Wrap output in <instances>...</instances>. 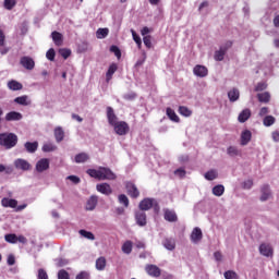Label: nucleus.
Returning a JSON list of instances; mask_svg holds the SVG:
<instances>
[{
    "label": "nucleus",
    "mask_w": 279,
    "mask_h": 279,
    "mask_svg": "<svg viewBox=\"0 0 279 279\" xmlns=\"http://www.w3.org/2000/svg\"><path fill=\"white\" fill-rule=\"evenodd\" d=\"M19 145V135L15 133H0V146L4 149H14V146Z\"/></svg>",
    "instance_id": "f257e3e1"
},
{
    "label": "nucleus",
    "mask_w": 279,
    "mask_h": 279,
    "mask_svg": "<svg viewBox=\"0 0 279 279\" xmlns=\"http://www.w3.org/2000/svg\"><path fill=\"white\" fill-rule=\"evenodd\" d=\"M112 126L114 128V132L118 136H125V134L130 132V125L125 121L116 122Z\"/></svg>",
    "instance_id": "f03ea898"
},
{
    "label": "nucleus",
    "mask_w": 279,
    "mask_h": 279,
    "mask_svg": "<svg viewBox=\"0 0 279 279\" xmlns=\"http://www.w3.org/2000/svg\"><path fill=\"white\" fill-rule=\"evenodd\" d=\"M14 167H15V169H17L20 171H31L32 170V163L23 158L15 159Z\"/></svg>",
    "instance_id": "7ed1b4c3"
},
{
    "label": "nucleus",
    "mask_w": 279,
    "mask_h": 279,
    "mask_svg": "<svg viewBox=\"0 0 279 279\" xmlns=\"http://www.w3.org/2000/svg\"><path fill=\"white\" fill-rule=\"evenodd\" d=\"M125 189H126L128 195H130V197H132L133 199H136L137 197H140L141 192L138 191V187H136V184H134L133 182H130V181L126 182Z\"/></svg>",
    "instance_id": "20e7f679"
},
{
    "label": "nucleus",
    "mask_w": 279,
    "mask_h": 279,
    "mask_svg": "<svg viewBox=\"0 0 279 279\" xmlns=\"http://www.w3.org/2000/svg\"><path fill=\"white\" fill-rule=\"evenodd\" d=\"M100 180H117V174L110 168L100 167Z\"/></svg>",
    "instance_id": "39448f33"
},
{
    "label": "nucleus",
    "mask_w": 279,
    "mask_h": 279,
    "mask_svg": "<svg viewBox=\"0 0 279 279\" xmlns=\"http://www.w3.org/2000/svg\"><path fill=\"white\" fill-rule=\"evenodd\" d=\"M135 221L140 228H145L147 226V214L145 211H135Z\"/></svg>",
    "instance_id": "423d86ee"
},
{
    "label": "nucleus",
    "mask_w": 279,
    "mask_h": 279,
    "mask_svg": "<svg viewBox=\"0 0 279 279\" xmlns=\"http://www.w3.org/2000/svg\"><path fill=\"white\" fill-rule=\"evenodd\" d=\"M154 201L155 198L149 197H146L143 201H141L138 204L140 210H142L143 213H145V210H151V208H154Z\"/></svg>",
    "instance_id": "0eeeda50"
},
{
    "label": "nucleus",
    "mask_w": 279,
    "mask_h": 279,
    "mask_svg": "<svg viewBox=\"0 0 279 279\" xmlns=\"http://www.w3.org/2000/svg\"><path fill=\"white\" fill-rule=\"evenodd\" d=\"M260 193L259 202H268V199H271V187H269V184H264L260 187Z\"/></svg>",
    "instance_id": "6e6552de"
},
{
    "label": "nucleus",
    "mask_w": 279,
    "mask_h": 279,
    "mask_svg": "<svg viewBox=\"0 0 279 279\" xmlns=\"http://www.w3.org/2000/svg\"><path fill=\"white\" fill-rule=\"evenodd\" d=\"M20 63L27 71H34V68L36 66V62H34V59H32L31 57H22Z\"/></svg>",
    "instance_id": "1a4fd4ad"
},
{
    "label": "nucleus",
    "mask_w": 279,
    "mask_h": 279,
    "mask_svg": "<svg viewBox=\"0 0 279 279\" xmlns=\"http://www.w3.org/2000/svg\"><path fill=\"white\" fill-rule=\"evenodd\" d=\"M145 271L148 274V276H151V278H160L161 271L158 266L154 264L146 265Z\"/></svg>",
    "instance_id": "9d476101"
},
{
    "label": "nucleus",
    "mask_w": 279,
    "mask_h": 279,
    "mask_svg": "<svg viewBox=\"0 0 279 279\" xmlns=\"http://www.w3.org/2000/svg\"><path fill=\"white\" fill-rule=\"evenodd\" d=\"M163 218L170 223H175L178 221V214H175V210L163 209Z\"/></svg>",
    "instance_id": "9b49d317"
},
{
    "label": "nucleus",
    "mask_w": 279,
    "mask_h": 279,
    "mask_svg": "<svg viewBox=\"0 0 279 279\" xmlns=\"http://www.w3.org/2000/svg\"><path fill=\"white\" fill-rule=\"evenodd\" d=\"M98 193L102 195H112V187L108 183H99L96 185Z\"/></svg>",
    "instance_id": "f8f14e48"
},
{
    "label": "nucleus",
    "mask_w": 279,
    "mask_h": 279,
    "mask_svg": "<svg viewBox=\"0 0 279 279\" xmlns=\"http://www.w3.org/2000/svg\"><path fill=\"white\" fill-rule=\"evenodd\" d=\"M47 169H49V159L48 158L39 159L36 163V171L38 173H43V171H47Z\"/></svg>",
    "instance_id": "ddd939ff"
},
{
    "label": "nucleus",
    "mask_w": 279,
    "mask_h": 279,
    "mask_svg": "<svg viewBox=\"0 0 279 279\" xmlns=\"http://www.w3.org/2000/svg\"><path fill=\"white\" fill-rule=\"evenodd\" d=\"M203 238H204V234L202 233V229L198 227H195L191 233L192 243H199V241H202Z\"/></svg>",
    "instance_id": "4468645a"
},
{
    "label": "nucleus",
    "mask_w": 279,
    "mask_h": 279,
    "mask_svg": "<svg viewBox=\"0 0 279 279\" xmlns=\"http://www.w3.org/2000/svg\"><path fill=\"white\" fill-rule=\"evenodd\" d=\"M98 202L99 197H97V195H92L86 202L85 210H95V208H97Z\"/></svg>",
    "instance_id": "2eb2a0df"
},
{
    "label": "nucleus",
    "mask_w": 279,
    "mask_h": 279,
    "mask_svg": "<svg viewBox=\"0 0 279 279\" xmlns=\"http://www.w3.org/2000/svg\"><path fill=\"white\" fill-rule=\"evenodd\" d=\"M193 73L196 77H206L208 75V68L204 65H196L193 69Z\"/></svg>",
    "instance_id": "dca6fc26"
},
{
    "label": "nucleus",
    "mask_w": 279,
    "mask_h": 279,
    "mask_svg": "<svg viewBox=\"0 0 279 279\" xmlns=\"http://www.w3.org/2000/svg\"><path fill=\"white\" fill-rule=\"evenodd\" d=\"M259 253L262 254V256H266L267 258H269V256H274V248H271V245L269 244H260Z\"/></svg>",
    "instance_id": "f3484780"
},
{
    "label": "nucleus",
    "mask_w": 279,
    "mask_h": 279,
    "mask_svg": "<svg viewBox=\"0 0 279 279\" xmlns=\"http://www.w3.org/2000/svg\"><path fill=\"white\" fill-rule=\"evenodd\" d=\"M5 121H21L23 119V113L19 111L8 112L4 117Z\"/></svg>",
    "instance_id": "a211bd4d"
},
{
    "label": "nucleus",
    "mask_w": 279,
    "mask_h": 279,
    "mask_svg": "<svg viewBox=\"0 0 279 279\" xmlns=\"http://www.w3.org/2000/svg\"><path fill=\"white\" fill-rule=\"evenodd\" d=\"M107 119H108L109 125H117L118 118L112 107H107Z\"/></svg>",
    "instance_id": "6ab92c4d"
},
{
    "label": "nucleus",
    "mask_w": 279,
    "mask_h": 279,
    "mask_svg": "<svg viewBox=\"0 0 279 279\" xmlns=\"http://www.w3.org/2000/svg\"><path fill=\"white\" fill-rule=\"evenodd\" d=\"M240 97H241V93L236 87H233L231 90L228 92V98H229V101H231V104H234V101H239Z\"/></svg>",
    "instance_id": "aec40b11"
},
{
    "label": "nucleus",
    "mask_w": 279,
    "mask_h": 279,
    "mask_svg": "<svg viewBox=\"0 0 279 279\" xmlns=\"http://www.w3.org/2000/svg\"><path fill=\"white\" fill-rule=\"evenodd\" d=\"M1 204L4 208H16V206H19V202L16 199L8 197L2 198Z\"/></svg>",
    "instance_id": "412c9836"
},
{
    "label": "nucleus",
    "mask_w": 279,
    "mask_h": 279,
    "mask_svg": "<svg viewBox=\"0 0 279 279\" xmlns=\"http://www.w3.org/2000/svg\"><path fill=\"white\" fill-rule=\"evenodd\" d=\"M14 102L19 104V106H32V100L27 95L16 97Z\"/></svg>",
    "instance_id": "4be33fe9"
},
{
    "label": "nucleus",
    "mask_w": 279,
    "mask_h": 279,
    "mask_svg": "<svg viewBox=\"0 0 279 279\" xmlns=\"http://www.w3.org/2000/svg\"><path fill=\"white\" fill-rule=\"evenodd\" d=\"M252 141V132L250 130H245L241 134V145L245 146Z\"/></svg>",
    "instance_id": "5701e85b"
},
{
    "label": "nucleus",
    "mask_w": 279,
    "mask_h": 279,
    "mask_svg": "<svg viewBox=\"0 0 279 279\" xmlns=\"http://www.w3.org/2000/svg\"><path fill=\"white\" fill-rule=\"evenodd\" d=\"M24 147L28 154H36L38 150V142H26Z\"/></svg>",
    "instance_id": "b1692460"
},
{
    "label": "nucleus",
    "mask_w": 279,
    "mask_h": 279,
    "mask_svg": "<svg viewBox=\"0 0 279 279\" xmlns=\"http://www.w3.org/2000/svg\"><path fill=\"white\" fill-rule=\"evenodd\" d=\"M252 117V111L250 109H244L238 117L240 123H245Z\"/></svg>",
    "instance_id": "393cba45"
},
{
    "label": "nucleus",
    "mask_w": 279,
    "mask_h": 279,
    "mask_svg": "<svg viewBox=\"0 0 279 279\" xmlns=\"http://www.w3.org/2000/svg\"><path fill=\"white\" fill-rule=\"evenodd\" d=\"M51 38L57 47H62L63 38L61 33L57 31L52 32Z\"/></svg>",
    "instance_id": "a878e982"
},
{
    "label": "nucleus",
    "mask_w": 279,
    "mask_h": 279,
    "mask_svg": "<svg viewBox=\"0 0 279 279\" xmlns=\"http://www.w3.org/2000/svg\"><path fill=\"white\" fill-rule=\"evenodd\" d=\"M166 114L170 121H173V123H180V117L175 113V111L171 108L166 109Z\"/></svg>",
    "instance_id": "bb28decb"
},
{
    "label": "nucleus",
    "mask_w": 279,
    "mask_h": 279,
    "mask_svg": "<svg viewBox=\"0 0 279 279\" xmlns=\"http://www.w3.org/2000/svg\"><path fill=\"white\" fill-rule=\"evenodd\" d=\"M9 90H23V84L19 81L11 80L8 82Z\"/></svg>",
    "instance_id": "cd10ccee"
},
{
    "label": "nucleus",
    "mask_w": 279,
    "mask_h": 279,
    "mask_svg": "<svg viewBox=\"0 0 279 279\" xmlns=\"http://www.w3.org/2000/svg\"><path fill=\"white\" fill-rule=\"evenodd\" d=\"M119 69V66L117 65V63H112L107 73H106V81L110 82V80H112V76L114 75V73H117V70Z\"/></svg>",
    "instance_id": "c85d7f7f"
},
{
    "label": "nucleus",
    "mask_w": 279,
    "mask_h": 279,
    "mask_svg": "<svg viewBox=\"0 0 279 279\" xmlns=\"http://www.w3.org/2000/svg\"><path fill=\"white\" fill-rule=\"evenodd\" d=\"M89 156L86 153H81L75 155L74 160L77 165H82L84 162H87L89 160Z\"/></svg>",
    "instance_id": "c756f323"
},
{
    "label": "nucleus",
    "mask_w": 279,
    "mask_h": 279,
    "mask_svg": "<svg viewBox=\"0 0 279 279\" xmlns=\"http://www.w3.org/2000/svg\"><path fill=\"white\" fill-rule=\"evenodd\" d=\"M257 99L260 104H269L271 101V95L269 92L257 94Z\"/></svg>",
    "instance_id": "7c9ffc66"
},
{
    "label": "nucleus",
    "mask_w": 279,
    "mask_h": 279,
    "mask_svg": "<svg viewBox=\"0 0 279 279\" xmlns=\"http://www.w3.org/2000/svg\"><path fill=\"white\" fill-rule=\"evenodd\" d=\"M54 138L57 143H62L64 141V130L61 126L54 129Z\"/></svg>",
    "instance_id": "2f4dec72"
},
{
    "label": "nucleus",
    "mask_w": 279,
    "mask_h": 279,
    "mask_svg": "<svg viewBox=\"0 0 279 279\" xmlns=\"http://www.w3.org/2000/svg\"><path fill=\"white\" fill-rule=\"evenodd\" d=\"M211 192L216 197H221L226 193V187L222 184H218L213 187Z\"/></svg>",
    "instance_id": "473e14b6"
},
{
    "label": "nucleus",
    "mask_w": 279,
    "mask_h": 279,
    "mask_svg": "<svg viewBox=\"0 0 279 279\" xmlns=\"http://www.w3.org/2000/svg\"><path fill=\"white\" fill-rule=\"evenodd\" d=\"M226 48L220 47L214 54V59L216 62H222L223 58L226 57Z\"/></svg>",
    "instance_id": "72a5a7b5"
},
{
    "label": "nucleus",
    "mask_w": 279,
    "mask_h": 279,
    "mask_svg": "<svg viewBox=\"0 0 279 279\" xmlns=\"http://www.w3.org/2000/svg\"><path fill=\"white\" fill-rule=\"evenodd\" d=\"M227 154L231 158H234V156H241V149H239V147H236V146H229L227 148Z\"/></svg>",
    "instance_id": "f704fd0d"
},
{
    "label": "nucleus",
    "mask_w": 279,
    "mask_h": 279,
    "mask_svg": "<svg viewBox=\"0 0 279 279\" xmlns=\"http://www.w3.org/2000/svg\"><path fill=\"white\" fill-rule=\"evenodd\" d=\"M108 34H110V29L108 28H98L96 32V38L99 40H104V38L108 37Z\"/></svg>",
    "instance_id": "c9c22d12"
},
{
    "label": "nucleus",
    "mask_w": 279,
    "mask_h": 279,
    "mask_svg": "<svg viewBox=\"0 0 279 279\" xmlns=\"http://www.w3.org/2000/svg\"><path fill=\"white\" fill-rule=\"evenodd\" d=\"M163 247L169 252H173L175 250V241L171 239H166L162 243Z\"/></svg>",
    "instance_id": "e433bc0d"
},
{
    "label": "nucleus",
    "mask_w": 279,
    "mask_h": 279,
    "mask_svg": "<svg viewBox=\"0 0 279 279\" xmlns=\"http://www.w3.org/2000/svg\"><path fill=\"white\" fill-rule=\"evenodd\" d=\"M96 269H98V271H104V269H106V257L96 259Z\"/></svg>",
    "instance_id": "4c0bfd02"
},
{
    "label": "nucleus",
    "mask_w": 279,
    "mask_h": 279,
    "mask_svg": "<svg viewBox=\"0 0 279 279\" xmlns=\"http://www.w3.org/2000/svg\"><path fill=\"white\" fill-rule=\"evenodd\" d=\"M78 234H81V236H84V239H88V241H95V234H93V232H90V231L81 229L78 231Z\"/></svg>",
    "instance_id": "58836bf2"
},
{
    "label": "nucleus",
    "mask_w": 279,
    "mask_h": 279,
    "mask_svg": "<svg viewBox=\"0 0 279 279\" xmlns=\"http://www.w3.org/2000/svg\"><path fill=\"white\" fill-rule=\"evenodd\" d=\"M266 128H271L276 123V118L274 116H266L263 121Z\"/></svg>",
    "instance_id": "ea45409f"
},
{
    "label": "nucleus",
    "mask_w": 279,
    "mask_h": 279,
    "mask_svg": "<svg viewBox=\"0 0 279 279\" xmlns=\"http://www.w3.org/2000/svg\"><path fill=\"white\" fill-rule=\"evenodd\" d=\"M87 175H89L90 178H95L96 180H101V174H100V170H95V169H88L86 171Z\"/></svg>",
    "instance_id": "a19ab883"
},
{
    "label": "nucleus",
    "mask_w": 279,
    "mask_h": 279,
    "mask_svg": "<svg viewBox=\"0 0 279 279\" xmlns=\"http://www.w3.org/2000/svg\"><path fill=\"white\" fill-rule=\"evenodd\" d=\"M179 114H181L182 117H191V114H193V111H191V109H189V107L180 106Z\"/></svg>",
    "instance_id": "79ce46f5"
},
{
    "label": "nucleus",
    "mask_w": 279,
    "mask_h": 279,
    "mask_svg": "<svg viewBox=\"0 0 279 279\" xmlns=\"http://www.w3.org/2000/svg\"><path fill=\"white\" fill-rule=\"evenodd\" d=\"M4 240L7 241V243H17L19 242V236H16V234L14 233H9L4 235Z\"/></svg>",
    "instance_id": "37998d69"
},
{
    "label": "nucleus",
    "mask_w": 279,
    "mask_h": 279,
    "mask_svg": "<svg viewBox=\"0 0 279 279\" xmlns=\"http://www.w3.org/2000/svg\"><path fill=\"white\" fill-rule=\"evenodd\" d=\"M119 204L124 205V208H128L130 206V198L125 194H120L118 196Z\"/></svg>",
    "instance_id": "c03bdc74"
},
{
    "label": "nucleus",
    "mask_w": 279,
    "mask_h": 279,
    "mask_svg": "<svg viewBox=\"0 0 279 279\" xmlns=\"http://www.w3.org/2000/svg\"><path fill=\"white\" fill-rule=\"evenodd\" d=\"M218 173L216 170H209L205 173V180H208L209 182H213V180H217Z\"/></svg>",
    "instance_id": "a18cd8bd"
},
{
    "label": "nucleus",
    "mask_w": 279,
    "mask_h": 279,
    "mask_svg": "<svg viewBox=\"0 0 279 279\" xmlns=\"http://www.w3.org/2000/svg\"><path fill=\"white\" fill-rule=\"evenodd\" d=\"M123 254H132V241H126L122 245Z\"/></svg>",
    "instance_id": "49530a36"
},
{
    "label": "nucleus",
    "mask_w": 279,
    "mask_h": 279,
    "mask_svg": "<svg viewBox=\"0 0 279 279\" xmlns=\"http://www.w3.org/2000/svg\"><path fill=\"white\" fill-rule=\"evenodd\" d=\"M59 53H60L61 58L66 60V59H69L71 57V49H69V48H61V49H59Z\"/></svg>",
    "instance_id": "de8ad7c7"
},
{
    "label": "nucleus",
    "mask_w": 279,
    "mask_h": 279,
    "mask_svg": "<svg viewBox=\"0 0 279 279\" xmlns=\"http://www.w3.org/2000/svg\"><path fill=\"white\" fill-rule=\"evenodd\" d=\"M131 34L133 36L134 43H136L137 47H141L143 45V40L141 39V36H138V34H136L134 29H131Z\"/></svg>",
    "instance_id": "09e8293b"
},
{
    "label": "nucleus",
    "mask_w": 279,
    "mask_h": 279,
    "mask_svg": "<svg viewBox=\"0 0 279 279\" xmlns=\"http://www.w3.org/2000/svg\"><path fill=\"white\" fill-rule=\"evenodd\" d=\"M37 279H49V275L47 274V270L44 268H39L37 270Z\"/></svg>",
    "instance_id": "8fccbe9b"
},
{
    "label": "nucleus",
    "mask_w": 279,
    "mask_h": 279,
    "mask_svg": "<svg viewBox=\"0 0 279 279\" xmlns=\"http://www.w3.org/2000/svg\"><path fill=\"white\" fill-rule=\"evenodd\" d=\"M43 151L45 153H49V151H56V149H58V146L53 145V144H44L43 146Z\"/></svg>",
    "instance_id": "3c124183"
},
{
    "label": "nucleus",
    "mask_w": 279,
    "mask_h": 279,
    "mask_svg": "<svg viewBox=\"0 0 279 279\" xmlns=\"http://www.w3.org/2000/svg\"><path fill=\"white\" fill-rule=\"evenodd\" d=\"M46 58L47 60H49L50 62H53V60H56V50L53 48H50L47 52H46Z\"/></svg>",
    "instance_id": "603ef678"
},
{
    "label": "nucleus",
    "mask_w": 279,
    "mask_h": 279,
    "mask_svg": "<svg viewBox=\"0 0 279 279\" xmlns=\"http://www.w3.org/2000/svg\"><path fill=\"white\" fill-rule=\"evenodd\" d=\"M110 51L111 53H114L116 58H118V60H121V49H119V46H111L110 47Z\"/></svg>",
    "instance_id": "864d4df0"
},
{
    "label": "nucleus",
    "mask_w": 279,
    "mask_h": 279,
    "mask_svg": "<svg viewBox=\"0 0 279 279\" xmlns=\"http://www.w3.org/2000/svg\"><path fill=\"white\" fill-rule=\"evenodd\" d=\"M266 89H267V83L265 82H259L255 86V93H263V90H266Z\"/></svg>",
    "instance_id": "5fc2aeb1"
},
{
    "label": "nucleus",
    "mask_w": 279,
    "mask_h": 279,
    "mask_svg": "<svg viewBox=\"0 0 279 279\" xmlns=\"http://www.w3.org/2000/svg\"><path fill=\"white\" fill-rule=\"evenodd\" d=\"M254 186V181L252 179H248L242 183V189L245 191H250Z\"/></svg>",
    "instance_id": "6e6d98bb"
},
{
    "label": "nucleus",
    "mask_w": 279,
    "mask_h": 279,
    "mask_svg": "<svg viewBox=\"0 0 279 279\" xmlns=\"http://www.w3.org/2000/svg\"><path fill=\"white\" fill-rule=\"evenodd\" d=\"M14 5H16V0H4L5 10H13Z\"/></svg>",
    "instance_id": "4d7b16f0"
},
{
    "label": "nucleus",
    "mask_w": 279,
    "mask_h": 279,
    "mask_svg": "<svg viewBox=\"0 0 279 279\" xmlns=\"http://www.w3.org/2000/svg\"><path fill=\"white\" fill-rule=\"evenodd\" d=\"M225 278H226V279H239V275H236V274L234 272V270H227V271L225 272Z\"/></svg>",
    "instance_id": "13d9d810"
},
{
    "label": "nucleus",
    "mask_w": 279,
    "mask_h": 279,
    "mask_svg": "<svg viewBox=\"0 0 279 279\" xmlns=\"http://www.w3.org/2000/svg\"><path fill=\"white\" fill-rule=\"evenodd\" d=\"M75 279H90V272L83 270L76 275Z\"/></svg>",
    "instance_id": "bf43d9fd"
},
{
    "label": "nucleus",
    "mask_w": 279,
    "mask_h": 279,
    "mask_svg": "<svg viewBox=\"0 0 279 279\" xmlns=\"http://www.w3.org/2000/svg\"><path fill=\"white\" fill-rule=\"evenodd\" d=\"M174 175H177V178H186V170H184V168H179L177 170H174Z\"/></svg>",
    "instance_id": "052dcab7"
},
{
    "label": "nucleus",
    "mask_w": 279,
    "mask_h": 279,
    "mask_svg": "<svg viewBox=\"0 0 279 279\" xmlns=\"http://www.w3.org/2000/svg\"><path fill=\"white\" fill-rule=\"evenodd\" d=\"M123 99H125L126 101H134V99H136V93L130 92L128 94H124Z\"/></svg>",
    "instance_id": "680f3d73"
},
{
    "label": "nucleus",
    "mask_w": 279,
    "mask_h": 279,
    "mask_svg": "<svg viewBox=\"0 0 279 279\" xmlns=\"http://www.w3.org/2000/svg\"><path fill=\"white\" fill-rule=\"evenodd\" d=\"M56 263H57V267H66V265H69V259L57 258Z\"/></svg>",
    "instance_id": "e2e57ef3"
},
{
    "label": "nucleus",
    "mask_w": 279,
    "mask_h": 279,
    "mask_svg": "<svg viewBox=\"0 0 279 279\" xmlns=\"http://www.w3.org/2000/svg\"><path fill=\"white\" fill-rule=\"evenodd\" d=\"M143 43L145 47H147V49H151V36L149 35L144 36Z\"/></svg>",
    "instance_id": "0e129e2a"
},
{
    "label": "nucleus",
    "mask_w": 279,
    "mask_h": 279,
    "mask_svg": "<svg viewBox=\"0 0 279 279\" xmlns=\"http://www.w3.org/2000/svg\"><path fill=\"white\" fill-rule=\"evenodd\" d=\"M66 180H70L73 184H80V182H82V179L77 175H69L66 177Z\"/></svg>",
    "instance_id": "69168bd1"
},
{
    "label": "nucleus",
    "mask_w": 279,
    "mask_h": 279,
    "mask_svg": "<svg viewBox=\"0 0 279 279\" xmlns=\"http://www.w3.org/2000/svg\"><path fill=\"white\" fill-rule=\"evenodd\" d=\"M58 279H70L69 272L64 269L59 270Z\"/></svg>",
    "instance_id": "338daca9"
},
{
    "label": "nucleus",
    "mask_w": 279,
    "mask_h": 279,
    "mask_svg": "<svg viewBox=\"0 0 279 279\" xmlns=\"http://www.w3.org/2000/svg\"><path fill=\"white\" fill-rule=\"evenodd\" d=\"M7 263L10 267H12V265H15L16 263V258L14 257V255H9L8 256V259H7Z\"/></svg>",
    "instance_id": "774afa93"
}]
</instances>
